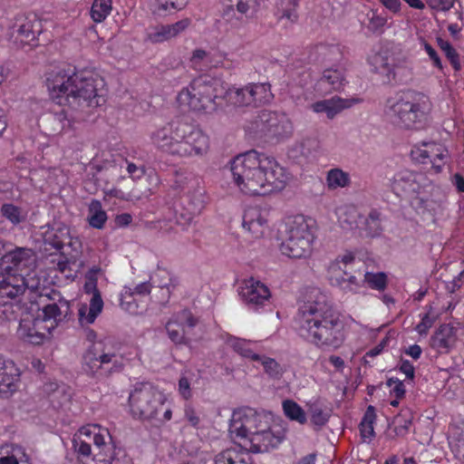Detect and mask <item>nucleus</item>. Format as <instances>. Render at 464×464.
Here are the masks:
<instances>
[{"mask_svg":"<svg viewBox=\"0 0 464 464\" xmlns=\"http://www.w3.org/2000/svg\"><path fill=\"white\" fill-rule=\"evenodd\" d=\"M175 124L173 122L170 125L163 126L154 130L150 135L151 142L158 148L170 155H173L174 151V140L175 138Z\"/></svg>","mask_w":464,"mask_h":464,"instance_id":"obj_28","label":"nucleus"},{"mask_svg":"<svg viewBox=\"0 0 464 464\" xmlns=\"http://www.w3.org/2000/svg\"><path fill=\"white\" fill-rule=\"evenodd\" d=\"M21 301L0 299V320L14 321L21 310Z\"/></svg>","mask_w":464,"mask_h":464,"instance_id":"obj_42","label":"nucleus"},{"mask_svg":"<svg viewBox=\"0 0 464 464\" xmlns=\"http://www.w3.org/2000/svg\"><path fill=\"white\" fill-rule=\"evenodd\" d=\"M246 130L256 139L279 140L291 136L293 125L285 113L263 110L246 124Z\"/></svg>","mask_w":464,"mask_h":464,"instance_id":"obj_8","label":"nucleus"},{"mask_svg":"<svg viewBox=\"0 0 464 464\" xmlns=\"http://www.w3.org/2000/svg\"><path fill=\"white\" fill-rule=\"evenodd\" d=\"M129 403L133 418L152 420L163 406L161 395L150 384L136 386L130 394Z\"/></svg>","mask_w":464,"mask_h":464,"instance_id":"obj_10","label":"nucleus"},{"mask_svg":"<svg viewBox=\"0 0 464 464\" xmlns=\"http://www.w3.org/2000/svg\"><path fill=\"white\" fill-rule=\"evenodd\" d=\"M239 294L244 302L252 309L264 306L271 296L268 287L253 277L245 280Z\"/></svg>","mask_w":464,"mask_h":464,"instance_id":"obj_16","label":"nucleus"},{"mask_svg":"<svg viewBox=\"0 0 464 464\" xmlns=\"http://www.w3.org/2000/svg\"><path fill=\"white\" fill-rule=\"evenodd\" d=\"M185 417L191 426L198 427L199 423V417L197 415L195 410L192 407H186Z\"/></svg>","mask_w":464,"mask_h":464,"instance_id":"obj_64","label":"nucleus"},{"mask_svg":"<svg viewBox=\"0 0 464 464\" xmlns=\"http://www.w3.org/2000/svg\"><path fill=\"white\" fill-rule=\"evenodd\" d=\"M67 236L68 230L66 227L47 231L44 240L45 250H61L64 245V239L67 237Z\"/></svg>","mask_w":464,"mask_h":464,"instance_id":"obj_38","label":"nucleus"},{"mask_svg":"<svg viewBox=\"0 0 464 464\" xmlns=\"http://www.w3.org/2000/svg\"><path fill=\"white\" fill-rule=\"evenodd\" d=\"M120 304L122 309L129 313H136L138 304L133 299V293L131 289H126L124 293L121 295Z\"/></svg>","mask_w":464,"mask_h":464,"instance_id":"obj_53","label":"nucleus"},{"mask_svg":"<svg viewBox=\"0 0 464 464\" xmlns=\"http://www.w3.org/2000/svg\"><path fill=\"white\" fill-rule=\"evenodd\" d=\"M111 11V0H94L91 16L96 23L102 22Z\"/></svg>","mask_w":464,"mask_h":464,"instance_id":"obj_45","label":"nucleus"},{"mask_svg":"<svg viewBox=\"0 0 464 464\" xmlns=\"http://www.w3.org/2000/svg\"><path fill=\"white\" fill-rule=\"evenodd\" d=\"M427 105L426 95L415 91H407L390 106L388 114L393 124L411 129L424 119Z\"/></svg>","mask_w":464,"mask_h":464,"instance_id":"obj_7","label":"nucleus"},{"mask_svg":"<svg viewBox=\"0 0 464 464\" xmlns=\"http://www.w3.org/2000/svg\"><path fill=\"white\" fill-rule=\"evenodd\" d=\"M295 321L299 334L317 346L337 348L343 341L340 315L318 288L305 291Z\"/></svg>","mask_w":464,"mask_h":464,"instance_id":"obj_1","label":"nucleus"},{"mask_svg":"<svg viewBox=\"0 0 464 464\" xmlns=\"http://www.w3.org/2000/svg\"><path fill=\"white\" fill-rule=\"evenodd\" d=\"M364 281L371 288L378 291H383L387 286V276L383 272H367L364 275Z\"/></svg>","mask_w":464,"mask_h":464,"instance_id":"obj_49","label":"nucleus"},{"mask_svg":"<svg viewBox=\"0 0 464 464\" xmlns=\"http://www.w3.org/2000/svg\"><path fill=\"white\" fill-rule=\"evenodd\" d=\"M125 366V359L111 343H93L82 356V370L94 378L109 377L121 372Z\"/></svg>","mask_w":464,"mask_h":464,"instance_id":"obj_5","label":"nucleus"},{"mask_svg":"<svg viewBox=\"0 0 464 464\" xmlns=\"http://www.w3.org/2000/svg\"><path fill=\"white\" fill-rule=\"evenodd\" d=\"M73 446L75 450L82 457H89L93 454L91 444L80 438L73 440Z\"/></svg>","mask_w":464,"mask_h":464,"instance_id":"obj_59","label":"nucleus"},{"mask_svg":"<svg viewBox=\"0 0 464 464\" xmlns=\"http://www.w3.org/2000/svg\"><path fill=\"white\" fill-rule=\"evenodd\" d=\"M97 271H99V269L91 270L87 274L86 282L83 285L84 292L88 295H92V297L96 296V295H98V297H102L101 293L97 287V278L95 276Z\"/></svg>","mask_w":464,"mask_h":464,"instance_id":"obj_52","label":"nucleus"},{"mask_svg":"<svg viewBox=\"0 0 464 464\" xmlns=\"http://www.w3.org/2000/svg\"><path fill=\"white\" fill-rule=\"evenodd\" d=\"M381 214L376 209H372L367 218L362 217V223L367 237H373L381 233Z\"/></svg>","mask_w":464,"mask_h":464,"instance_id":"obj_40","label":"nucleus"},{"mask_svg":"<svg viewBox=\"0 0 464 464\" xmlns=\"http://www.w3.org/2000/svg\"><path fill=\"white\" fill-rule=\"evenodd\" d=\"M392 79L400 83H408L412 79V67L406 60L403 63L392 64Z\"/></svg>","mask_w":464,"mask_h":464,"instance_id":"obj_46","label":"nucleus"},{"mask_svg":"<svg viewBox=\"0 0 464 464\" xmlns=\"http://www.w3.org/2000/svg\"><path fill=\"white\" fill-rule=\"evenodd\" d=\"M412 416L409 410L401 411L393 418L392 425L396 436L403 437L408 433Z\"/></svg>","mask_w":464,"mask_h":464,"instance_id":"obj_43","label":"nucleus"},{"mask_svg":"<svg viewBox=\"0 0 464 464\" xmlns=\"http://www.w3.org/2000/svg\"><path fill=\"white\" fill-rule=\"evenodd\" d=\"M372 63L376 72L383 73L388 77L389 80L391 79L392 65L389 63L388 58L385 55L382 53L375 54L372 57Z\"/></svg>","mask_w":464,"mask_h":464,"instance_id":"obj_51","label":"nucleus"},{"mask_svg":"<svg viewBox=\"0 0 464 464\" xmlns=\"http://www.w3.org/2000/svg\"><path fill=\"white\" fill-rule=\"evenodd\" d=\"M435 321H436V316L435 315L431 316L430 314V313L425 314L423 315V317L421 318L420 323L419 324H417L416 331L420 335L427 334L428 331L430 330V328H431V326L433 325Z\"/></svg>","mask_w":464,"mask_h":464,"instance_id":"obj_55","label":"nucleus"},{"mask_svg":"<svg viewBox=\"0 0 464 464\" xmlns=\"http://www.w3.org/2000/svg\"><path fill=\"white\" fill-rule=\"evenodd\" d=\"M39 126L48 135H56L71 127V121L64 109L46 111L39 118Z\"/></svg>","mask_w":464,"mask_h":464,"instance_id":"obj_21","label":"nucleus"},{"mask_svg":"<svg viewBox=\"0 0 464 464\" xmlns=\"http://www.w3.org/2000/svg\"><path fill=\"white\" fill-rule=\"evenodd\" d=\"M166 330L169 334L170 340L177 343H187V331L185 330L184 325H182L175 317V319L169 320L166 324Z\"/></svg>","mask_w":464,"mask_h":464,"instance_id":"obj_41","label":"nucleus"},{"mask_svg":"<svg viewBox=\"0 0 464 464\" xmlns=\"http://www.w3.org/2000/svg\"><path fill=\"white\" fill-rule=\"evenodd\" d=\"M17 26L14 35L21 44H30L42 32V23L34 14L25 16Z\"/></svg>","mask_w":464,"mask_h":464,"instance_id":"obj_22","label":"nucleus"},{"mask_svg":"<svg viewBox=\"0 0 464 464\" xmlns=\"http://www.w3.org/2000/svg\"><path fill=\"white\" fill-rule=\"evenodd\" d=\"M311 422L316 426H324L329 420L330 414L324 411L318 404H312L309 407Z\"/></svg>","mask_w":464,"mask_h":464,"instance_id":"obj_50","label":"nucleus"},{"mask_svg":"<svg viewBox=\"0 0 464 464\" xmlns=\"http://www.w3.org/2000/svg\"><path fill=\"white\" fill-rule=\"evenodd\" d=\"M175 317L184 327L193 328L198 324V319L188 310H182Z\"/></svg>","mask_w":464,"mask_h":464,"instance_id":"obj_54","label":"nucleus"},{"mask_svg":"<svg viewBox=\"0 0 464 464\" xmlns=\"http://www.w3.org/2000/svg\"><path fill=\"white\" fill-rule=\"evenodd\" d=\"M45 296L50 300V303L43 306L41 320L44 323H50V325L45 327L46 332L50 334L52 329L71 320L72 313L71 303L63 298L59 292L53 291Z\"/></svg>","mask_w":464,"mask_h":464,"instance_id":"obj_13","label":"nucleus"},{"mask_svg":"<svg viewBox=\"0 0 464 464\" xmlns=\"http://www.w3.org/2000/svg\"><path fill=\"white\" fill-rule=\"evenodd\" d=\"M267 419L256 412L254 409L247 408L238 420H233L229 430L231 434L250 440L253 436L267 429Z\"/></svg>","mask_w":464,"mask_h":464,"instance_id":"obj_14","label":"nucleus"},{"mask_svg":"<svg viewBox=\"0 0 464 464\" xmlns=\"http://www.w3.org/2000/svg\"><path fill=\"white\" fill-rule=\"evenodd\" d=\"M173 155L179 158L201 157L209 149V139L200 129L186 122L177 121Z\"/></svg>","mask_w":464,"mask_h":464,"instance_id":"obj_9","label":"nucleus"},{"mask_svg":"<svg viewBox=\"0 0 464 464\" xmlns=\"http://www.w3.org/2000/svg\"><path fill=\"white\" fill-rule=\"evenodd\" d=\"M222 96L219 82L208 75H202L182 89L177 100L179 105L192 111L212 113L218 110Z\"/></svg>","mask_w":464,"mask_h":464,"instance_id":"obj_4","label":"nucleus"},{"mask_svg":"<svg viewBox=\"0 0 464 464\" xmlns=\"http://www.w3.org/2000/svg\"><path fill=\"white\" fill-rule=\"evenodd\" d=\"M153 284L160 288L161 296L158 299L160 304H165L169 301L170 296L169 287H174L172 284V277L169 271L165 268L158 267L151 277Z\"/></svg>","mask_w":464,"mask_h":464,"instance_id":"obj_32","label":"nucleus"},{"mask_svg":"<svg viewBox=\"0 0 464 464\" xmlns=\"http://www.w3.org/2000/svg\"><path fill=\"white\" fill-rule=\"evenodd\" d=\"M360 102L358 98L343 99L337 95L330 99H325L314 102L311 105L312 110L317 113H325L329 120H333L337 114L343 110L353 107Z\"/></svg>","mask_w":464,"mask_h":464,"instance_id":"obj_20","label":"nucleus"},{"mask_svg":"<svg viewBox=\"0 0 464 464\" xmlns=\"http://www.w3.org/2000/svg\"><path fill=\"white\" fill-rule=\"evenodd\" d=\"M93 459L100 464H112L114 459L113 449L111 444H107L104 436L100 433H95L93 438Z\"/></svg>","mask_w":464,"mask_h":464,"instance_id":"obj_33","label":"nucleus"},{"mask_svg":"<svg viewBox=\"0 0 464 464\" xmlns=\"http://www.w3.org/2000/svg\"><path fill=\"white\" fill-rule=\"evenodd\" d=\"M420 177L411 171H401L392 179L391 188L400 198L419 195L421 190Z\"/></svg>","mask_w":464,"mask_h":464,"instance_id":"obj_18","label":"nucleus"},{"mask_svg":"<svg viewBox=\"0 0 464 464\" xmlns=\"http://www.w3.org/2000/svg\"><path fill=\"white\" fill-rule=\"evenodd\" d=\"M103 301L102 297H92L90 304H81L78 308V320L82 326L92 324L97 316L102 313Z\"/></svg>","mask_w":464,"mask_h":464,"instance_id":"obj_31","label":"nucleus"},{"mask_svg":"<svg viewBox=\"0 0 464 464\" xmlns=\"http://www.w3.org/2000/svg\"><path fill=\"white\" fill-rule=\"evenodd\" d=\"M10 266L5 268V272L0 275V299L12 301H21V296L26 289L29 294L35 292L37 285H30L24 275L11 273Z\"/></svg>","mask_w":464,"mask_h":464,"instance_id":"obj_15","label":"nucleus"},{"mask_svg":"<svg viewBox=\"0 0 464 464\" xmlns=\"http://www.w3.org/2000/svg\"><path fill=\"white\" fill-rule=\"evenodd\" d=\"M44 324L40 316L32 322L21 323L18 329L19 336L32 344H41L46 337L45 332L42 331H46V326H44Z\"/></svg>","mask_w":464,"mask_h":464,"instance_id":"obj_26","label":"nucleus"},{"mask_svg":"<svg viewBox=\"0 0 464 464\" xmlns=\"http://www.w3.org/2000/svg\"><path fill=\"white\" fill-rule=\"evenodd\" d=\"M224 98L234 106L248 107L269 102L273 99V94L269 83L252 82L241 88H228L224 92Z\"/></svg>","mask_w":464,"mask_h":464,"instance_id":"obj_11","label":"nucleus"},{"mask_svg":"<svg viewBox=\"0 0 464 464\" xmlns=\"http://www.w3.org/2000/svg\"><path fill=\"white\" fill-rule=\"evenodd\" d=\"M179 391L184 399H188L191 396L189 382L186 377H181L179 381Z\"/></svg>","mask_w":464,"mask_h":464,"instance_id":"obj_62","label":"nucleus"},{"mask_svg":"<svg viewBox=\"0 0 464 464\" xmlns=\"http://www.w3.org/2000/svg\"><path fill=\"white\" fill-rule=\"evenodd\" d=\"M107 221V214L102 209V203L92 199L88 208V222L94 228L102 229Z\"/></svg>","mask_w":464,"mask_h":464,"instance_id":"obj_36","label":"nucleus"},{"mask_svg":"<svg viewBox=\"0 0 464 464\" xmlns=\"http://www.w3.org/2000/svg\"><path fill=\"white\" fill-rule=\"evenodd\" d=\"M1 268L10 266L11 273L22 274L35 265L34 252L29 248H15L5 254L1 258Z\"/></svg>","mask_w":464,"mask_h":464,"instance_id":"obj_17","label":"nucleus"},{"mask_svg":"<svg viewBox=\"0 0 464 464\" xmlns=\"http://www.w3.org/2000/svg\"><path fill=\"white\" fill-rule=\"evenodd\" d=\"M354 259V256L352 253H347L342 256H338L335 259L334 264H333L332 269L337 267L339 270H342V267H347L348 266L353 265Z\"/></svg>","mask_w":464,"mask_h":464,"instance_id":"obj_60","label":"nucleus"},{"mask_svg":"<svg viewBox=\"0 0 464 464\" xmlns=\"http://www.w3.org/2000/svg\"><path fill=\"white\" fill-rule=\"evenodd\" d=\"M243 227L254 237L259 238L267 228V221L258 208H248L243 215Z\"/></svg>","mask_w":464,"mask_h":464,"instance_id":"obj_24","label":"nucleus"},{"mask_svg":"<svg viewBox=\"0 0 464 464\" xmlns=\"http://www.w3.org/2000/svg\"><path fill=\"white\" fill-rule=\"evenodd\" d=\"M387 386L391 387V392L394 394L396 399H401L405 394L404 384L397 378H390L387 381Z\"/></svg>","mask_w":464,"mask_h":464,"instance_id":"obj_56","label":"nucleus"},{"mask_svg":"<svg viewBox=\"0 0 464 464\" xmlns=\"http://www.w3.org/2000/svg\"><path fill=\"white\" fill-rule=\"evenodd\" d=\"M189 24L188 19L180 20L172 24H160L147 33V40L152 44L168 41L183 32Z\"/></svg>","mask_w":464,"mask_h":464,"instance_id":"obj_23","label":"nucleus"},{"mask_svg":"<svg viewBox=\"0 0 464 464\" xmlns=\"http://www.w3.org/2000/svg\"><path fill=\"white\" fill-rule=\"evenodd\" d=\"M19 370L12 361H5V368L0 370V394L5 397L16 391Z\"/></svg>","mask_w":464,"mask_h":464,"instance_id":"obj_29","label":"nucleus"},{"mask_svg":"<svg viewBox=\"0 0 464 464\" xmlns=\"http://www.w3.org/2000/svg\"><path fill=\"white\" fill-rule=\"evenodd\" d=\"M231 172L240 190L250 196L282 189L286 179L284 169L274 158L256 150L237 156L231 163Z\"/></svg>","mask_w":464,"mask_h":464,"instance_id":"obj_3","label":"nucleus"},{"mask_svg":"<svg viewBox=\"0 0 464 464\" xmlns=\"http://www.w3.org/2000/svg\"><path fill=\"white\" fill-rule=\"evenodd\" d=\"M237 454L230 450H224L215 458V464H236Z\"/></svg>","mask_w":464,"mask_h":464,"instance_id":"obj_57","label":"nucleus"},{"mask_svg":"<svg viewBox=\"0 0 464 464\" xmlns=\"http://www.w3.org/2000/svg\"><path fill=\"white\" fill-rule=\"evenodd\" d=\"M227 344L242 357L255 362L259 359V354L251 349L252 342L249 340L231 336L227 339Z\"/></svg>","mask_w":464,"mask_h":464,"instance_id":"obj_37","label":"nucleus"},{"mask_svg":"<svg viewBox=\"0 0 464 464\" xmlns=\"http://www.w3.org/2000/svg\"><path fill=\"white\" fill-rule=\"evenodd\" d=\"M259 6V0H237V10L241 14L248 11H256Z\"/></svg>","mask_w":464,"mask_h":464,"instance_id":"obj_58","label":"nucleus"},{"mask_svg":"<svg viewBox=\"0 0 464 464\" xmlns=\"http://www.w3.org/2000/svg\"><path fill=\"white\" fill-rule=\"evenodd\" d=\"M343 73L338 69L329 68L324 71L317 82L319 91L325 93L333 91H340L344 85Z\"/></svg>","mask_w":464,"mask_h":464,"instance_id":"obj_30","label":"nucleus"},{"mask_svg":"<svg viewBox=\"0 0 464 464\" xmlns=\"http://www.w3.org/2000/svg\"><path fill=\"white\" fill-rule=\"evenodd\" d=\"M362 216L353 206L342 208L339 212L338 220L341 227L346 230L361 228Z\"/></svg>","mask_w":464,"mask_h":464,"instance_id":"obj_34","label":"nucleus"},{"mask_svg":"<svg viewBox=\"0 0 464 464\" xmlns=\"http://www.w3.org/2000/svg\"><path fill=\"white\" fill-rule=\"evenodd\" d=\"M1 214L14 226L25 220V215L22 208L14 204L2 205Z\"/></svg>","mask_w":464,"mask_h":464,"instance_id":"obj_47","label":"nucleus"},{"mask_svg":"<svg viewBox=\"0 0 464 464\" xmlns=\"http://www.w3.org/2000/svg\"><path fill=\"white\" fill-rule=\"evenodd\" d=\"M445 149L436 142H423L420 146H414L411 150V157L416 161L425 164L430 162L437 171H440L441 165L437 160H443Z\"/></svg>","mask_w":464,"mask_h":464,"instance_id":"obj_19","label":"nucleus"},{"mask_svg":"<svg viewBox=\"0 0 464 464\" xmlns=\"http://www.w3.org/2000/svg\"><path fill=\"white\" fill-rule=\"evenodd\" d=\"M350 183L348 173L339 169H331L327 174V184L330 188H344Z\"/></svg>","mask_w":464,"mask_h":464,"instance_id":"obj_48","label":"nucleus"},{"mask_svg":"<svg viewBox=\"0 0 464 464\" xmlns=\"http://www.w3.org/2000/svg\"><path fill=\"white\" fill-rule=\"evenodd\" d=\"M256 362H259L262 364L264 372L270 379L280 380L285 372L284 366L275 359L266 355H259V359Z\"/></svg>","mask_w":464,"mask_h":464,"instance_id":"obj_39","label":"nucleus"},{"mask_svg":"<svg viewBox=\"0 0 464 464\" xmlns=\"http://www.w3.org/2000/svg\"><path fill=\"white\" fill-rule=\"evenodd\" d=\"M283 440V437L276 435L270 426L264 431L257 433L250 439V451L253 453H264L276 448Z\"/></svg>","mask_w":464,"mask_h":464,"instance_id":"obj_25","label":"nucleus"},{"mask_svg":"<svg viewBox=\"0 0 464 464\" xmlns=\"http://www.w3.org/2000/svg\"><path fill=\"white\" fill-rule=\"evenodd\" d=\"M314 239L312 220L304 216H296L287 223L286 236L280 249L291 258H304L312 253Z\"/></svg>","mask_w":464,"mask_h":464,"instance_id":"obj_6","label":"nucleus"},{"mask_svg":"<svg viewBox=\"0 0 464 464\" xmlns=\"http://www.w3.org/2000/svg\"><path fill=\"white\" fill-rule=\"evenodd\" d=\"M427 4L433 9L448 11L454 4V0H426Z\"/></svg>","mask_w":464,"mask_h":464,"instance_id":"obj_61","label":"nucleus"},{"mask_svg":"<svg viewBox=\"0 0 464 464\" xmlns=\"http://www.w3.org/2000/svg\"><path fill=\"white\" fill-rule=\"evenodd\" d=\"M102 82L92 72H74L70 67L53 70L46 77V86L52 99L60 105L67 104L82 117L91 115L94 109L105 102L98 89Z\"/></svg>","mask_w":464,"mask_h":464,"instance_id":"obj_2","label":"nucleus"},{"mask_svg":"<svg viewBox=\"0 0 464 464\" xmlns=\"http://www.w3.org/2000/svg\"><path fill=\"white\" fill-rule=\"evenodd\" d=\"M283 410L285 415L291 420H295L300 424L306 422V415L304 411L294 401L286 400L283 402Z\"/></svg>","mask_w":464,"mask_h":464,"instance_id":"obj_44","label":"nucleus"},{"mask_svg":"<svg viewBox=\"0 0 464 464\" xmlns=\"http://www.w3.org/2000/svg\"><path fill=\"white\" fill-rule=\"evenodd\" d=\"M438 44L440 47V49L445 52V54L449 59L453 58L454 55L457 54L456 50L448 41H445L441 38H438Z\"/></svg>","mask_w":464,"mask_h":464,"instance_id":"obj_63","label":"nucleus"},{"mask_svg":"<svg viewBox=\"0 0 464 464\" xmlns=\"http://www.w3.org/2000/svg\"><path fill=\"white\" fill-rule=\"evenodd\" d=\"M456 340V329L450 324H442L431 337L430 345L440 353H448Z\"/></svg>","mask_w":464,"mask_h":464,"instance_id":"obj_27","label":"nucleus"},{"mask_svg":"<svg viewBox=\"0 0 464 464\" xmlns=\"http://www.w3.org/2000/svg\"><path fill=\"white\" fill-rule=\"evenodd\" d=\"M334 275L332 276V281L345 291H355L357 290L359 284L357 282L356 276L348 270L347 267H342L339 270L337 267L332 269Z\"/></svg>","mask_w":464,"mask_h":464,"instance_id":"obj_35","label":"nucleus"},{"mask_svg":"<svg viewBox=\"0 0 464 464\" xmlns=\"http://www.w3.org/2000/svg\"><path fill=\"white\" fill-rule=\"evenodd\" d=\"M205 208V196L201 189L182 195L173 204L175 222L186 228Z\"/></svg>","mask_w":464,"mask_h":464,"instance_id":"obj_12","label":"nucleus"}]
</instances>
